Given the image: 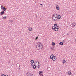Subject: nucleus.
<instances>
[{
	"instance_id": "obj_1",
	"label": "nucleus",
	"mask_w": 76,
	"mask_h": 76,
	"mask_svg": "<svg viewBox=\"0 0 76 76\" xmlns=\"http://www.w3.org/2000/svg\"><path fill=\"white\" fill-rule=\"evenodd\" d=\"M43 48V45L41 43L39 44L38 46L37 45L36 46V48H37V50H41Z\"/></svg>"
},
{
	"instance_id": "obj_2",
	"label": "nucleus",
	"mask_w": 76,
	"mask_h": 76,
	"mask_svg": "<svg viewBox=\"0 0 76 76\" xmlns=\"http://www.w3.org/2000/svg\"><path fill=\"white\" fill-rule=\"evenodd\" d=\"M50 58L52 59L53 61H55L56 60V57L54 56V55L52 54L50 56Z\"/></svg>"
},
{
	"instance_id": "obj_3",
	"label": "nucleus",
	"mask_w": 76,
	"mask_h": 76,
	"mask_svg": "<svg viewBox=\"0 0 76 76\" xmlns=\"http://www.w3.org/2000/svg\"><path fill=\"white\" fill-rule=\"evenodd\" d=\"M52 18L54 21L55 22H58L59 20H58L57 19V16L56 17H52Z\"/></svg>"
},
{
	"instance_id": "obj_4",
	"label": "nucleus",
	"mask_w": 76,
	"mask_h": 76,
	"mask_svg": "<svg viewBox=\"0 0 76 76\" xmlns=\"http://www.w3.org/2000/svg\"><path fill=\"white\" fill-rule=\"evenodd\" d=\"M38 61H36L34 62V65L33 66V68H34V66H38Z\"/></svg>"
},
{
	"instance_id": "obj_5",
	"label": "nucleus",
	"mask_w": 76,
	"mask_h": 76,
	"mask_svg": "<svg viewBox=\"0 0 76 76\" xmlns=\"http://www.w3.org/2000/svg\"><path fill=\"white\" fill-rule=\"evenodd\" d=\"M27 75L28 76H35V75L33 74L30 73V72H28L27 73Z\"/></svg>"
},
{
	"instance_id": "obj_6",
	"label": "nucleus",
	"mask_w": 76,
	"mask_h": 76,
	"mask_svg": "<svg viewBox=\"0 0 76 76\" xmlns=\"http://www.w3.org/2000/svg\"><path fill=\"white\" fill-rule=\"evenodd\" d=\"M53 30H54L55 31H58V29L57 27H52Z\"/></svg>"
},
{
	"instance_id": "obj_7",
	"label": "nucleus",
	"mask_w": 76,
	"mask_h": 76,
	"mask_svg": "<svg viewBox=\"0 0 76 76\" xmlns=\"http://www.w3.org/2000/svg\"><path fill=\"white\" fill-rule=\"evenodd\" d=\"M56 10H59V9H60V8H59V6H58V5H57L56 6Z\"/></svg>"
},
{
	"instance_id": "obj_8",
	"label": "nucleus",
	"mask_w": 76,
	"mask_h": 76,
	"mask_svg": "<svg viewBox=\"0 0 76 76\" xmlns=\"http://www.w3.org/2000/svg\"><path fill=\"white\" fill-rule=\"evenodd\" d=\"M57 24L56 23L54 24V26H53L52 27H53V28H54V27H57Z\"/></svg>"
},
{
	"instance_id": "obj_9",
	"label": "nucleus",
	"mask_w": 76,
	"mask_h": 76,
	"mask_svg": "<svg viewBox=\"0 0 76 76\" xmlns=\"http://www.w3.org/2000/svg\"><path fill=\"white\" fill-rule=\"evenodd\" d=\"M61 18V16L60 15H59L57 17V19H60Z\"/></svg>"
},
{
	"instance_id": "obj_10",
	"label": "nucleus",
	"mask_w": 76,
	"mask_h": 76,
	"mask_svg": "<svg viewBox=\"0 0 76 76\" xmlns=\"http://www.w3.org/2000/svg\"><path fill=\"white\" fill-rule=\"evenodd\" d=\"M68 74L69 75H72V72L71 71H70L68 72Z\"/></svg>"
},
{
	"instance_id": "obj_11",
	"label": "nucleus",
	"mask_w": 76,
	"mask_h": 76,
	"mask_svg": "<svg viewBox=\"0 0 76 76\" xmlns=\"http://www.w3.org/2000/svg\"><path fill=\"white\" fill-rule=\"evenodd\" d=\"M16 66L17 67H20V64L19 63L17 64H16Z\"/></svg>"
},
{
	"instance_id": "obj_12",
	"label": "nucleus",
	"mask_w": 76,
	"mask_h": 76,
	"mask_svg": "<svg viewBox=\"0 0 76 76\" xmlns=\"http://www.w3.org/2000/svg\"><path fill=\"white\" fill-rule=\"evenodd\" d=\"M4 11H2L1 12V15H3V14H4Z\"/></svg>"
},
{
	"instance_id": "obj_13",
	"label": "nucleus",
	"mask_w": 76,
	"mask_h": 76,
	"mask_svg": "<svg viewBox=\"0 0 76 76\" xmlns=\"http://www.w3.org/2000/svg\"><path fill=\"white\" fill-rule=\"evenodd\" d=\"M28 30H29V31H32V28H28Z\"/></svg>"
},
{
	"instance_id": "obj_14",
	"label": "nucleus",
	"mask_w": 76,
	"mask_h": 76,
	"mask_svg": "<svg viewBox=\"0 0 76 76\" xmlns=\"http://www.w3.org/2000/svg\"><path fill=\"white\" fill-rule=\"evenodd\" d=\"M37 63H38V65H37V67H38V69L39 68V66H40V65H39V62H37Z\"/></svg>"
},
{
	"instance_id": "obj_15",
	"label": "nucleus",
	"mask_w": 76,
	"mask_h": 76,
	"mask_svg": "<svg viewBox=\"0 0 76 76\" xmlns=\"http://www.w3.org/2000/svg\"><path fill=\"white\" fill-rule=\"evenodd\" d=\"M39 75H42V72L41 71H40L39 72Z\"/></svg>"
},
{
	"instance_id": "obj_16",
	"label": "nucleus",
	"mask_w": 76,
	"mask_h": 76,
	"mask_svg": "<svg viewBox=\"0 0 76 76\" xmlns=\"http://www.w3.org/2000/svg\"><path fill=\"white\" fill-rule=\"evenodd\" d=\"M72 25H73V27H75L76 26V23H72Z\"/></svg>"
},
{
	"instance_id": "obj_17",
	"label": "nucleus",
	"mask_w": 76,
	"mask_h": 76,
	"mask_svg": "<svg viewBox=\"0 0 76 76\" xmlns=\"http://www.w3.org/2000/svg\"><path fill=\"white\" fill-rule=\"evenodd\" d=\"M52 46H54V45H55V43L54 42H52Z\"/></svg>"
},
{
	"instance_id": "obj_18",
	"label": "nucleus",
	"mask_w": 76,
	"mask_h": 76,
	"mask_svg": "<svg viewBox=\"0 0 76 76\" xmlns=\"http://www.w3.org/2000/svg\"><path fill=\"white\" fill-rule=\"evenodd\" d=\"M30 62L32 64H33L34 63V60H31L30 61Z\"/></svg>"
},
{
	"instance_id": "obj_19",
	"label": "nucleus",
	"mask_w": 76,
	"mask_h": 76,
	"mask_svg": "<svg viewBox=\"0 0 76 76\" xmlns=\"http://www.w3.org/2000/svg\"><path fill=\"white\" fill-rule=\"evenodd\" d=\"M1 9H2V10H3L4 9V8H5L4 7H3V6L2 5L1 6Z\"/></svg>"
},
{
	"instance_id": "obj_20",
	"label": "nucleus",
	"mask_w": 76,
	"mask_h": 76,
	"mask_svg": "<svg viewBox=\"0 0 76 76\" xmlns=\"http://www.w3.org/2000/svg\"><path fill=\"white\" fill-rule=\"evenodd\" d=\"M59 44L60 45H63V43L62 42H61L59 43Z\"/></svg>"
},
{
	"instance_id": "obj_21",
	"label": "nucleus",
	"mask_w": 76,
	"mask_h": 76,
	"mask_svg": "<svg viewBox=\"0 0 76 76\" xmlns=\"http://www.w3.org/2000/svg\"><path fill=\"white\" fill-rule=\"evenodd\" d=\"M65 63H66V60H64L63 61V63L64 64Z\"/></svg>"
},
{
	"instance_id": "obj_22",
	"label": "nucleus",
	"mask_w": 76,
	"mask_h": 76,
	"mask_svg": "<svg viewBox=\"0 0 76 76\" xmlns=\"http://www.w3.org/2000/svg\"><path fill=\"white\" fill-rule=\"evenodd\" d=\"M37 66H36V65H35V66H34V68H33H33L34 69H36V67Z\"/></svg>"
},
{
	"instance_id": "obj_23",
	"label": "nucleus",
	"mask_w": 76,
	"mask_h": 76,
	"mask_svg": "<svg viewBox=\"0 0 76 76\" xmlns=\"http://www.w3.org/2000/svg\"><path fill=\"white\" fill-rule=\"evenodd\" d=\"M1 76H6V75H4V74H1Z\"/></svg>"
},
{
	"instance_id": "obj_24",
	"label": "nucleus",
	"mask_w": 76,
	"mask_h": 76,
	"mask_svg": "<svg viewBox=\"0 0 76 76\" xmlns=\"http://www.w3.org/2000/svg\"><path fill=\"white\" fill-rule=\"evenodd\" d=\"M3 11H6V8H4L3 10Z\"/></svg>"
},
{
	"instance_id": "obj_25",
	"label": "nucleus",
	"mask_w": 76,
	"mask_h": 76,
	"mask_svg": "<svg viewBox=\"0 0 76 76\" xmlns=\"http://www.w3.org/2000/svg\"><path fill=\"white\" fill-rule=\"evenodd\" d=\"M55 15H56V14H54L53 15L52 17H55Z\"/></svg>"
},
{
	"instance_id": "obj_26",
	"label": "nucleus",
	"mask_w": 76,
	"mask_h": 76,
	"mask_svg": "<svg viewBox=\"0 0 76 76\" xmlns=\"http://www.w3.org/2000/svg\"><path fill=\"white\" fill-rule=\"evenodd\" d=\"M3 18L4 19H6V17L5 16L4 17H3Z\"/></svg>"
},
{
	"instance_id": "obj_27",
	"label": "nucleus",
	"mask_w": 76,
	"mask_h": 76,
	"mask_svg": "<svg viewBox=\"0 0 76 76\" xmlns=\"http://www.w3.org/2000/svg\"><path fill=\"white\" fill-rule=\"evenodd\" d=\"M38 37L37 36L35 38L36 40H37L38 39Z\"/></svg>"
},
{
	"instance_id": "obj_28",
	"label": "nucleus",
	"mask_w": 76,
	"mask_h": 76,
	"mask_svg": "<svg viewBox=\"0 0 76 76\" xmlns=\"http://www.w3.org/2000/svg\"><path fill=\"white\" fill-rule=\"evenodd\" d=\"M54 46L52 47V48H51V49L52 50H53V49H54Z\"/></svg>"
},
{
	"instance_id": "obj_29",
	"label": "nucleus",
	"mask_w": 76,
	"mask_h": 76,
	"mask_svg": "<svg viewBox=\"0 0 76 76\" xmlns=\"http://www.w3.org/2000/svg\"><path fill=\"white\" fill-rule=\"evenodd\" d=\"M57 27H56L57 28H59V26H58V24H57Z\"/></svg>"
},
{
	"instance_id": "obj_30",
	"label": "nucleus",
	"mask_w": 76,
	"mask_h": 76,
	"mask_svg": "<svg viewBox=\"0 0 76 76\" xmlns=\"http://www.w3.org/2000/svg\"><path fill=\"white\" fill-rule=\"evenodd\" d=\"M10 21L11 23L13 22V20H10Z\"/></svg>"
},
{
	"instance_id": "obj_31",
	"label": "nucleus",
	"mask_w": 76,
	"mask_h": 76,
	"mask_svg": "<svg viewBox=\"0 0 76 76\" xmlns=\"http://www.w3.org/2000/svg\"><path fill=\"white\" fill-rule=\"evenodd\" d=\"M33 66H34V65L32 64H31V67H32Z\"/></svg>"
},
{
	"instance_id": "obj_32",
	"label": "nucleus",
	"mask_w": 76,
	"mask_h": 76,
	"mask_svg": "<svg viewBox=\"0 0 76 76\" xmlns=\"http://www.w3.org/2000/svg\"><path fill=\"white\" fill-rule=\"evenodd\" d=\"M55 15H56V16H58V14H55Z\"/></svg>"
},
{
	"instance_id": "obj_33",
	"label": "nucleus",
	"mask_w": 76,
	"mask_h": 76,
	"mask_svg": "<svg viewBox=\"0 0 76 76\" xmlns=\"http://www.w3.org/2000/svg\"><path fill=\"white\" fill-rule=\"evenodd\" d=\"M67 35H69V34L67 33Z\"/></svg>"
},
{
	"instance_id": "obj_34",
	"label": "nucleus",
	"mask_w": 76,
	"mask_h": 76,
	"mask_svg": "<svg viewBox=\"0 0 76 76\" xmlns=\"http://www.w3.org/2000/svg\"><path fill=\"white\" fill-rule=\"evenodd\" d=\"M42 4H40V6H42Z\"/></svg>"
},
{
	"instance_id": "obj_35",
	"label": "nucleus",
	"mask_w": 76,
	"mask_h": 76,
	"mask_svg": "<svg viewBox=\"0 0 76 76\" xmlns=\"http://www.w3.org/2000/svg\"><path fill=\"white\" fill-rule=\"evenodd\" d=\"M6 76H8V75H6Z\"/></svg>"
},
{
	"instance_id": "obj_36",
	"label": "nucleus",
	"mask_w": 76,
	"mask_h": 76,
	"mask_svg": "<svg viewBox=\"0 0 76 76\" xmlns=\"http://www.w3.org/2000/svg\"><path fill=\"white\" fill-rule=\"evenodd\" d=\"M58 29H59V27H58Z\"/></svg>"
},
{
	"instance_id": "obj_37",
	"label": "nucleus",
	"mask_w": 76,
	"mask_h": 76,
	"mask_svg": "<svg viewBox=\"0 0 76 76\" xmlns=\"http://www.w3.org/2000/svg\"><path fill=\"white\" fill-rule=\"evenodd\" d=\"M20 68H19V70H20Z\"/></svg>"
},
{
	"instance_id": "obj_38",
	"label": "nucleus",
	"mask_w": 76,
	"mask_h": 76,
	"mask_svg": "<svg viewBox=\"0 0 76 76\" xmlns=\"http://www.w3.org/2000/svg\"><path fill=\"white\" fill-rule=\"evenodd\" d=\"M63 42H64V40H63Z\"/></svg>"
}]
</instances>
